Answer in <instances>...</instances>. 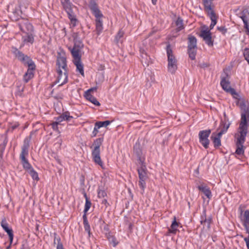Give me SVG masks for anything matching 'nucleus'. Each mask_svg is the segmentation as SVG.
<instances>
[{
	"label": "nucleus",
	"instance_id": "obj_1",
	"mask_svg": "<svg viewBox=\"0 0 249 249\" xmlns=\"http://www.w3.org/2000/svg\"><path fill=\"white\" fill-rule=\"evenodd\" d=\"M97 0H89V7L95 17L96 31L99 35L103 29L102 18L103 15L98 7Z\"/></svg>",
	"mask_w": 249,
	"mask_h": 249
},
{
	"label": "nucleus",
	"instance_id": "obj_2",
	"mask_svg": "<svg viewBox=\"0 0 249 249\" xmlns=\"http://www.w3.org/2000/svg\"><path fill=\"white\" fill-rule=\"evenodd\" d=\"M30 139V137H26L25 138L23 144L21 147V151L19 155V159L21 160L23 168L27 171L33 168L32 166L29 163L27 158L29 155Z\"/></svg>",
	"mask_w": 249,
	"mask_h": 249
},
{
	"label": "nucleus",
	"instance_id": "obj_3",
	"mask_svg": "<svg viewBox=\"0 0 249 249\" xmlns=\"http://www.w3.org/2000/svg\"><path fill=\"white\" fill-rule=\"evenodd\" d=\"M61 4L64 10L67 13L68 18L71 21V24L73 27L77 25L78 20L76 15L73 11V8L75 6L72 3L70 0H60Z\"/></svg>",
	"mask_w": 249,
	"mask_h": 249
},
{
	"label": "nucleus",
	"instance_id": "obj_4",
	"mask_svg": "<svg viewBox=\"0 0 249 249\" xmlns=\"http://www.w3.org/2000/svg\"><path fill=\"white\" fill-rule=\"evenodd\" d=\"M104 141V138H99L94 141V144L95 145L91 152V155L94 162L104 168V164L100 157V146Z\"/></svg>",
	"mask_w": 249,
	"mask_h": 249
},
{
	"label": "nucleus",
	"instance_id": "obj_5",
	"mask_svg": "<svg viewBox=\"0 0 249 249\" xmlns=\"http://www.w3.org/2000/svg\"><path fill=\"white\" fill-rule=\"evenodd\" d=\"M166 53L168 61V71L170 73H175L177 70V60L173 54L170 44L166 46Z\"/></svg>",
	"mask_w": 249,
	"mask_h": 249
},
{
	"label": "nucleus",
	"instance_id": "obj_6",
	"mask_svg": "<svg viewBox=\"0 0 249 249\" xmlns=\"http://www.w3.org/2000/svg\"><path fill=\"white\" fill-rule=\"evenodd\" d=\"M240 220L246 232L248 234L247 237L244 238V240L246 242L247 249H249V209L241 211Z\"/></svg>",
	"mask_w": 249,
	"mask_h": 249
},
{
	"label": "nucleus",
	"instance_id": "obj_7",
	"mask_svg": "<svg viewBox=\"0 0 249 249\" xmlns=\"http://www.w3.org/2000/svg\"><path fill=\"white\" fill-rule=\"evenodd\" d=\"M12 49L16 58L24 65H27L28 67L30 65H35V63L28 55L24 54L16 47H12Z\"/></svg>",
	"mask_w": 249,
	"mask_h": 249
},
{
	"label": "nucleus",
	"instance_id": "obj_8",
	"mask_svg": "<svg viewBox=\"0 0 249 249\" xmlns=\"http://www.w3.org/2000/svg\"><path fill=\"white\" fill-rule=\"evenodd\" d=\"M56 64L58 66V69H61V68H62L64 70V81L58 85L59 87H60L67 83L68 80V73L67 70V65L66 58L63 56L57 57Z\"/></svg>",
	"mask_w": 249,
	"mask_h": 249
},
{
	"label": "nucleus",
	"instance_id": "obj_9",
	"mask_svg": "<svg viewBox=\"0 0 249 249\" xmlns=\"http://www.w3.org/2000/svg\"><path fill=\"white\" fill-rule=\"evenodd\" d=\"M137 171L140 179L139 182V185L142 191V194L144 192V189L146 187L145 181L147 178L145 166H141L140 168L137 169Z\"/></svg>",
	"mask_w": 249,
	"mask_h": 249
},
{
	"label": "nucleus",
	"instance_id": "obj_10",
	"mask_svg": "<svg viewBox=\"0 0 249 249\" xmlns=\"http://www.w3.org/2000/svg\"><path fill=\"white\" fill-rule=\"evenodd\" d=\"M237 16L241 18L244 23V27L246 30V32L249 36V11L247 9H244L239 11L237 13Z\"/></svg>",
	"mask_w": 249,
	"mask_h": 249
},
{
	"label": "nucleus",
	"instance_id": "obj_11",
	"mask_svg": "<svg viewBox=\"0 0 249 249\" xmlns=\"http://www.w3.org/2000/svg\"><path fill=\"white\" fill-rule=\"evenodd\" d=\"M211 133V130L210 129H207L200 131L198 134L199 142L206 149L208 148L209 147L210 141L208 138Z\"/></svg>",
	"mask_w": 249,
	"mask_h": 249
},
{
	"label": "nucleus",
	"instance_id": "obj_12",
	"mask_svg": "<svg viewBox=\"0 0 249 249\" xmlns=\"http://www.w3.org/2000/svg\"><path fill=\"white\" fill-rule=\"evenodd\" d=\"M204 28L206 29L200 31L199 36L208 46L212 47L213 45V40L212 39L211 32L207 27L204 26Z\"/></svg>",
	"mask_w": 249,
	"mask_h": 249
},
{
	"label": "nucleus",
	"instance_id": "obj_13",
	"mask_svg": "<svg viewBox=\"0 0 249 249\" xmlns=\"http://www.w3.org/2000/svg\"><path fill=\"white\" fill-rule=\"evenodd\" d=\"M249 123V109H246L241 114V121L239 123V128L248 129Z\"/></svg>",
	"mask_w": 249,
	"mask_h": 249
},
{
	"label": "nucleus",
	"instance_id": "obj_14",
	"mask_svg": "<svg viewBox=\"0 0 249 249\" xmlns=\"http://www.w3.org/2000/svg\"><path fill=\"white\" fill-rule=\"evenodd\" d=\"M74 55L75 56L73 57V63L76 67V70L78 71L83 76H84V66L81 62V56H78L76 53H75Z\"/></svg>",
	"mask_w": 249,
	"mask_h": 249
},
{
	"label": "nucleus",
	"instance_id": "obj_15",
	"mask_svg": "<svg viewBox=\"0 0 249 249\" xmlns=\"http://www.w3.org/2000/svg\"><path fill=\"white\" fill-rule=\"evenodd\" d=\"M238 134L236 138V144H244L248 133V129L238 128Z\"/></svg>",
	"mask_w": 249,
	"mask_h": 249
},
{
	"label": "nucleus",
	"instance_id": "obj_16",
	"mask_svg": "<svg viewBox=\"0 0 249 249\" xmlns=\"http://www.w3.org/2000/svg\"><path fill=\"white\" fill-rule=\"evenodd\" d=\"M214 0H202L204 6V10L207 13V15L210 13H215L214 11V5L213 1Z\"/></svg>",
	"mask_w": 249,
	"mask_h": 249
},
{
	"label": "nucleus",
	"instance_id": "obj_17",
	"mask_svg": "<svg viewBox=\"0 0 249 249\" xmlns=\"http://www.w3.org/2000/svg\"><path fill=\"white\" fill-rule=\"evenodd\" d=\"M1 226L5 232H6L9 237V241L10 242V245L13 243L14 234L13 230L11 228H9L8 227V224L7 223L5 220H2L1 222Z\"/></svg>",
	"mask_w": 249,
	"mask_h": 249
},
{
	"label": "nucleus",
	"instance_id": "obj_18",
	"mask_svg": "<svg viewBox=\"0 0 249 249\" xmlns=\"http://www.w3.org/2000/svg\"><path fill=\"white\" fill-rule=\"evenodd\" d=\"M36 65H30L28 67L27 71L23 75V81L27 83L30 80L34 77V71L35 70Z\"/></svg>",
	"mask_w": 249,
	"mask_h": 249
},
{
	"label": "nucleus",
	"instance_id": "obj_19",
	"mask_svg": "<svg viewBox=\"0 0 249 249\" xmlns=\"http://www.w3.org/2000/svg\"><path fill=\"white\" fill-rule=\"evenodd\" d=\"M212 221V218L211 216H209L208 218L206 216V210H203L202 214L201 216V224L203 225L204 227H206L207 229L210 228V225Z\"/></svg>",
	"mask_w": 249,
	"mask_h": 249
},
{
	"label": "nucleus",
	"instance_id": "obj_20",
	"mask_svg": "<svg viewBox=\"0 0 249 249\" xmlns=\"http://www.w3.org/2000/svg\"><path fill=\"white\" fill-rule=\"evenodd\" d=\"M84 47V45L82 42L80 41H74V44L73 48L71 50V53L72 57H74V53H76L78 56H81L80 54V52Z\"/></svg>",
	"mask_w": 249,
	"mask_h": 249
},
{
	"label": "nucleus",
	"instance_id": "obj_21",
	"mask_svg": "<svg viewBox=\"0 0 249 249\" xmlns=\"http://www.w3.org/2000/svg\"><path fill=\"white\" fill-rule=\"evenodd\" d=\"M197 189L202 192L208 198L210 199L212 197V192L210 188L204 183H202L198 185Z\"/></svg>",
	"mask_w": 249,
	"mask_h": 249
},
{
	"label": "nucleus",
	"instance_id": "obj_22",
	"mask_svg": "<svg viewBox=\"0 0 249 249\" xmlns=\"http://www.w3.org/2000/svg\"><path fill=\"white\" fill-rule=\"evenodd\" d=\"M220 85L222 89L228 93H230V89H233L230 86V82L229 79H227L226 77H221Z\"/></svg>",
	"mask_w": 249,
	"mask_h": 249
},
{
	"label": "nucleus",
	"instance_id": "obj_23",
	"mask_svg": "<svg viewBox=\"0 0 249 249\" xmlns=\"http://www.w3.org/2000/svg\"><path fill=\"white\" fill-rule=\"evenodd\" d=\"M214 135H215V133H213L211 138L213 141L214 147L215 148H217L221 145V138L222 136L219 135V134L217 133L216 136L213 137Z\"/></svg>",
	"mask_w": 249,
	"mask_h": 249
},
{
	"label": "nucleus",
	"instance_id": "obj_24",
	"mask_svg": "<svg viewBox=\"0 0 249 249\" xmlns=\"http://www.w3.org/2000/svg\"><path fill=\"white\" fill-rule=\"evenodd\" d=\"M179 223L176 221V217H174V220L172 221L170 228L168 229V232L171 233L176 234L178 228L179 226Z\"/></svg>",
	"mask_w": 249,
	"mask_h": 249
},
{
	"label": "nucleus",
	"instance_id": "obj_25",
	"mask_svg": "<svg viewBox=\"0 0 249 249\" xmlns=\"http://www.w3.org/2000/svg\"><path fill=\"white\" fill-rule=\"evenodd\" d=\"M230 125V123H227L226 122H221L220 123V125L219 126V128H220V131L218 133L219 135L222 136L223 134H225L227 132L229 126Z\"/></svg>",
	"mask_w": 249,
	"mask_h": 249
},
{
	"label": "nucleus",
	"instance_id": "obj_26",
	"mask_svg": "<svg viewBox=\"0 0 249 249\" xmlns=\"http://www.w3.org/2000/svg\"><path fill=\"white\" fill-rule=\"evenodd\" d=\"M196 42L197 40L195 36H189L188 37V48H196Z\"/></svg>",
	"mask_w": 249,
	"mask_h": 249
},
{
	"label": "nucleus",
	"instance_id": "obj_27",
	"mask_svg": "<svg viewBox=\"0 0 249 249\" xmlns=\"http://www.w3.org/2000/svg\"><path fill=\"white\" fill-rule=\"evenodd\" d=\"M8 140L5 139L2 142L0 143V162H2L3 159V154L5 151Z\"/></svg>",
	"mask_w": 249,
	"mask_h": 249
},
{
	"label": "nucleus",
	"instance_id": "obj_28",
	"mask_svg": "<svg viewBox=\"0 0 249 249\" xmlns=\"http://www.w3.org/2000/svg\"><path fill=\"white\" fill-rule=\"evenodd\" d=\"M141 62L142 63L143 66L146 65L148 66L151 62L150 57L147 55L146 53H142L141 54Z\"/></svg>",
	"mask_w": 249,
	"mask_h": 249
},
{
	"label": "nucleus",
	"instance_id": "obj_29",
	"mask_svg": "<svg viewBox=\"0 0 249 249\" xmlns=\"http://www.w3.org/2000/svg\"><path fill=\"white\" fill-rule=\"evenodd\" d=\"M84 97L87 100L91 102L94 105L96 106H100V103L98 101L97 99L91 94H84Z\"/></svg>",
	"mask_w": 249,
	"mask_h": 249
},
{
	"label": "nucleus",
	"instance_id": "obj_30",
	"mask_svg": "<svg viewBox=\"0 0 249 249\" xmlns=\"http://www.w3.org/2000/svg\"><path fill=\"white\" fill-rule=\"evenodd\" d=\"M176 25L177 27L176 31L177 32L180 31L184 29V25L183 23V19L180 17H178L176 21Z\"/></svg>",
	"mask_w": 249,
	"mask_h": 249
},
{
	"label": "nucleus",
	"instance_id": "obj_31",
	"mask_svg": "<svg viewBox=\"0 0 249 249\" xmlns=\"http://www.w3.org/2000/svg\"><path fill=\"white\" fill-rule=\"evenodd\" d=\"M124 34V32L122 30H120L118 31V32L117 33V35L115 37L114 39V41L116 43V44H118L120 42L122 43L123 40L122 39V38L123 37Z\"/></svg>",
	"mask_w": 249,
	"mask_h": 249
},
{
	"label": "nucleus",
	"instance_id": "obj_32",
	"mask_svg": "<svg viewBox=\"0 0 249 249\" xmlns=\"http://www.w3.org/2000/svg\"><path fill=\"white\" fill-rule=\"evenodd\" d=\"M22 39L24 43L33 44L34 42V37L32 34H27L26 36H22Z\"/></svg>",
	"mask_w": 249,
	"mask_h": 249
},
{
	"label": "nucleus",
	"instance_id": "obj_33",
	"mask_svg": "<svg viewBox=\"0 0 249 249\" xmlns=\"http://www.w3.org/2000/svg\"><path fill=\"white\" fill-rule=\"evenodd\" d=\"M84 196L86 199V203H85V205L84 212V213H86L89 210V208H90L91 205V203L89 200V198L88 197L87 194L86 193H84Z\"/></svg>",
	"mask_w": 249,
	"mask_h": 249
},
{
	"label": "nucleus",
	"instance_id": "obj_34",
	"mask_svg": "<svg viewBox=\"0 0 249 249\" xmlns=\"http://www.w3.org/2000/svg\"><path fill=\"white\" fill-rule=\"evenodd\" d=\"M236 150L235 151V154L239 155L241 156L243 155L244 153V149L243 148V144H236Z\"/></svg>",
	"mask_w": 249,
	"mask_h": 249
},
{
	"label": "nucleus",
	"instance_id": "obj_35",
	"mask_svg": "<svg viewBox=\"0 0 249 249\" xmlns=\"http://www.w3.org/2000/svg\"><path fill=\"white\" fill-rule=\"evenodd\" d=\"M236 105L239 106L240 108L245 112L246 109H249L246 107L245 101L244 99H242L240 101H237L236 103Z\"/></svg>",
	"mask_w": 249,
	"mask_h": 249
},
{
	"label": "nucleus",
	"instance_id": "obj_36",
	"mask_svg": "<svg viewBox=\"0 0 249 249\" xmlns=\"http://www.w3.org/2000/svg\"><path fill=\"white\" fill-rule=\"evenodd\" d=\"M196 48L188 49V53L189 57L192 60H195L196 59Z\"/></svg>",
	"mask_w": 249,
	"mask_h": 249
},
{
	"label": "nucleus",
	"instance_id": "obj_37",
	"mask_svg": "<svg viewBox=\"0 0 249 249\" xmlns=\"http://www.w3.org/2000/svg\"><path fill=\"white\" fill-rule=\"evenodd\" d=\"M28 172L34 180L38 181L39 179L38 173L33 168Z\"/></svg>",
	"mask_w": 249,
	"mask_h": 249
},
{
	"label": "nucleus",
	"instance_id": "obj_38",
	"mask_svg": "<svg viewBox=\"0 0 249 249\" xmlns=\"http://www.w3.org/2000/svg\"><path fill=\"white\" fill-rule=\"evenodd\" d=\"M98 197L99 198H104L107 196V194L106 191L103 187H99L97 190Z\"/></svg>",
	"mask_w": 249,
	"mask_h": 249
},
{
	"label": "nucleus",
	"instance_id": "obj_39",
	"mask_svg": "<svg viewBox=\"0 0 249 249\" xmlns=\"http://www.w3.org/2000/svg\"><path fill=\"white\" fill-rule=\"evenodd\" d=\"M208 16L210 18L212 22L211 23L213 25H215L217 23V17L215 13H212L208 14Z\"/></svg>",
	"mask_w": 249,
	"mask_h": 249
},
{
	"label": "nucleus",
	"instance_id": "obj_40",
	"mask_svg": "<svg viewBox=\"0 0 249 249\" xmlns=\"http://www.w3.org/2000/svg\"><path fill=\"white\" fill-rule=\"evenodd\" d=\"M230 92L229 93L232 95L233 98L237 100V101H240L242 99H241L239 93L237 92L233 88L232 89H230Z\"/></svg>",
	"mask_w": 249,
	"mask_h": 249
},
{
	"label": "nucleus",
	"instance_id": "obj_41",
	"mask_svg": "<svg viewBox=\"0 0 249 249\" xmlns=\"http://www.w3.org/2000/svg\"><path fill=\"white\" fill-rule=\"evenodd\" d=\"M61 115L64 118V121H70L73 118V116L70 115V113L68 111L62 113Z\"/></svg>",
	"mask_w": 249,
	"mask_h": 249
},
{
	"label": "nucleus",
	"instance_id": "obj_42",
	"mask_svg": "<svg viewBox=\"0 0 249 249\" xmlns=\"http://www.w3.org/2000/svg\"><path fill=\"white\" fill-rule=\"evenodd\" d=\"M54 236V240H53V244H57V246L58 245H63L61 241V238L59 237V235H57V234L55 232L53 233Z\"/></svg>",
	"mask_w": 249,
	"mask_h": 249
},
{
	"label": "nucleus",
	"instance_id": "obj_43",
	"mask_svg": "<svg viewBox=\"0 0 249 249\" xmlns=\"http://www.w3.org/2000/svg\"><path fill=\"white\" fill-rule=\"evenodd\" d=\"M97 123V125L98 127H100V128L102 127H107L108 125H109L111 123V122L109 121H106L104 122L99 121L96 122Z\"/></svg>",
	"mask_w": 249,
	"mask_h": 249
},
{
	"label": "nucleus",
	"instance_id": "obj_44",
	"mask_svg": "<svg viewBox=\"0 0 249 249\" xmlns=\"http://www.w3.org/2000/svg\"><path fill=\"white\" fill-rule=\"evenodd\" d=\"M243 55L245 58V59L247 60L248 64H249V48H246L243 50Z\"/></svg>",
	"mask_w": 249,
	"mask_h": 249
},
{
	"label": "nucleus",
	"instance_id": "obj_45",
	"mask_svg": "<svg viewBox=\"0 0 249 249\" xmlns=\"http://www.w3.org/2000/svg\"><path fill=\"white\" fill-rule=\"evenodd\" d=\"M57 71L58 73V77L57 78L56 82H59L61 79H63V82L64 81V73L63 74L61 69H57Z\"/></svg>",
	"mask_w": 249,
	"mask_h": 249
},
{
	"label": "nucleus",
	"instance_id": "obj_46",
	"mask_svg": "<svg viewBox=\"0 0 249 249\" xmlns=\"http://www.w3.org/2000/svg\"><path fill=\"white\" fill-rule=\"evenodd\" d=\"M100 127H98V125H97V123H95L94 125V127L93 131L92 132V137H95L97 136L98 133L99 132L98 129L100 128Z\"/></svg>",
	"mask_w": 249,
	"mask_h": 249
},
{
	"label": "nucleus",
	"instance_id": "obj_47",
	"mask_svg": "<svg viewBox=\"0 0 249 249\" xmlns=\"http://www.w3.org/2000/svg\"><path fill=\"white\" fill-rule=\"evenodd\" d=\"M58 124H59L55 122H53L52 124H51V125L52 126V128H53V129L54 131L58 132V133H60V131H59L58 127Z\"/></svg>",
	"mask_w": 249,
	"mask_h": 249
},
{
	"label": "nucleus",
	"instance_id": "obj_48",
	"mask_svg": "<svg viewBox=\"0 0 249 249\" xmlns=\"http://www.w3.org/2000/svg\"><path fill=\"white\" fill-rule=\"evenodd\" d=\"M83 224H84V227L85 231H87L88 233L89 236H90V225H89V222L83 223Z\"/></svg>",
	"mask_w": 249,
	"mask_h": 249
},
{
	"label": "nucleus",
	"instance_id": "obj_49",
	"mask_svg": "<svg viewBox=\"0 0 249 249\" xmlns=\"http://www.w3.org/2000/svg\"><path fill=\"white\" fill-rule=\"evenodd\" d=\"M108 241L110 243L112 244L114 247H116L118 244V242L117 241L116 239L114 236L112 237H110Z\"/></svg>",
	"mask_w": 249,
	"mask_h": 249
},
{
	"label": "nucleus",
	"instance_id": "obj_50",
	"mask_svg": "<svg viewBox=\"0 0 249 249\" xmlns=\"http://www.w3.org/2000/svg\"><path fill=\"white\" fill-rule=\"evenodd\" d=\"M217 29L223 35H225L227 32V29L225 26H218L217 27Z\"/></svg>",
	"mask_w": 249,
	"mask_h": 249
},
{
	"label": "nucleus",
	"instance_id": "obj_51",
	"mask_svg": "<svg viewBox=\"0 0 249 249\" xmlns=\"http://www.w3.org/2000/svg\"><path fill=\"white\" fill-rule=\"evenodd\" d=\"M55 122L57 123L58 124L64 121V118H63L62 115L61 114L60 116L55 117Z\"/></svg>",
	"mask_w": 249,
	"mask_h": 249
},
{
	"label": "nucleus",
	"instance_id": "obj_52",
	"mask_svg": "<svg viewBox=\"0 0 249 249\" xmlns=\"http://www.w3.org/2000/svg\"><path fill=\"white\" fill-rule=\"evenodd\" d=\"M97 88L96 87H93L91 88L87 91H86L84 93V94H91V92H92L93 91H96Z\"/></svg>",
	"mask_w": 249,
	"mask_h": 249
},
{
	"label": "nucleus",
	"instance_id": "obj_53",
	"mask_svg": "<svg viewBox=\"0 0 249 249\" xmlns=\"http://www.w3.org/2000/svg\"><path fill=\"white\" fill-rule=\"evenodd\" d=\"M102 204H104L106 208L109 206V203H108L107 200L106 199H104L102 200Z\"/></svg>",
	"mask_w": 249,
	"mask_h": 249
},
{
	"label": "nucleus",
	"instance_id": "obj_54",
	"mask_svg": "<svg viewBox=\"0 0 249 249\" xmlns=\"http://www.w3.org/2000/svg\"><path fill=\"white\" fill-rule=\"evenodd\" d=\"M105 235H106V237H107V239L108 240H109V238L110 237H112L113 236H114L113 235H112L111 234V233H110V231L106 232V234H105Z\"/></svg>",
	"mask_w": 249,
	"mask_h": 249
},
{
	"label": "nucleus",
	"instance_id": "obj_55",
	"mask_svg": "<svg viewBox=\"0 0 249 249\" xmlns=\"http://www.w3.org/2000/svg\"><path fill=\"white\" fill-rule=\"evenodd\" d=\"M83 223L88 222V218L87 217L86 213H84L83 215Z\"/></svg>",
	"mask_w": 249,
	"mask_h": 249
},
{
	"label": "nucleus",
	"instance_id": "obj_56",
	"mask_svg": "<svg viewBox=\"0 0 249 249\" xmlns=\"http://www.w3.org/2000/svg\"><path fill=\"white\" fill-rule=\"evenodd\" d=\"M56 249H65L64 248H63V245H58V246H56Z\"/></svg>",
	"mask_w": 249,
	"mask_h": 249
},
{
	"label": "nucleus",
	"instance_id": "obj_57",
	"mask_svg": "<svg viewBox=\"0 0 249 249\" xmlns=\"http://www.w3.org/2000/svg\"><path fill=\"white\" fill-rule=\"evenodd\" d=\"M25 25L27 27H30L31 28V30H32L33 27L29 23H25Z\"/></svg>",
	"mask_w": 249,
	"mask_h": 249
},
{
	"label": "nucleus",
	"instance_id": "obj_58",
	"mask_svg": "<svg viewBox=\"0 0 249 249\" xmlns=\"http://www.w3.org/2000/svg\"><path fill=\"white\" fill-rule=\"evenodd\" d=\"M18 126V124H15L12 125L11 127H12V129L13 130H14V129H16Z\"/></svg>",
	"mask_w": 249,
	"mask_h": 249
},
{
	"label": "nucleus",
	"instance_id": "obj_59",
	"mask_svg": "<svg viewBox=\"0 0 249 249\" xmlns=\"http://www.w3.org/2000/svg\"><path fill=\"white\" fill-rule=\"evenodd\" d=\"M104 230L107 231L108 232L109 231V228H108V227L107 225L105 227H104Z\"/></svg>",
	"mask_w": 249,
	"mask_h": 249
},
{
	"label": "nucleus",
	"instance_id": "obj_60",
	"mask_svg": "<svg viewBox=\"0 0 249 249\" xmlns=\"http://www.w3.org/2000/svg\"><path fill=\"white\" fill-rule=\"evenodd\" d=\"M214 26V25H213L212 24H211L210 25V27H209L210 29L209 30L210 31H211V30H212Z\"/></svg>",
	"mask_w": 249,
	"mask_h": 249
},
{
	"label": "nucleus",
	"instance_id": "obj_61",
	"mask_svg": "<svg viewBox=\"0 0 249 249\" xmlns=\"http://www.w3.org/2000/svg\"><path fill=\"white\" fill-rule=\"evenodd\" d=\"M81 183L82 184H84V177H82V178L80 179Z\"/></svg>",
	"mask_w": 249,
	"mask_h": 249
},
{
	"label": "nucleus",
	"instance_id": "obj_62",
	"mask_svg": "<svg viewBox=\"0 0 249 249\" xmlns=\"http://www.w3.org/2000/svg\"><path fill=\"white\" fill-rule=\"evenodd\" d=\"M157 2V0H152V2L154 5H156Z\"/></svg>",
	"mask_w": 249,
	"mask_h": 249
},
{
	"label": "nucleus",
	"instance_id": "obj_63",
	"mask_svg": "<svg viewBox=\"0 0 249 249\" xmlns=\"http://www.w3.org/2000/svg\"><path fill=\"white\" fill-rule=\"evenodd\" d=\"M23 88H22V89H21V91H19V94H19L20 96H21V94H22V93L23 92Z\"/></svg>",
	"mask_w": 249,
	"mask_h": 249
},
{
	"label": "nucleus",
	"instance_id": "obj_64",
	"mask_svg": "<svg viewBox=\"0 0 249 249\" xmlns=\"http://www.w3.org/2000/svg\"><path fill=\"white\" fill-rule=\"evenodd\" d=\"M11 245L10 244L8 246L6 247V249H10L11 248Z\"/></svg>",
	"mask_w": 249,
	"mask_h": 249
}]
</instances>
